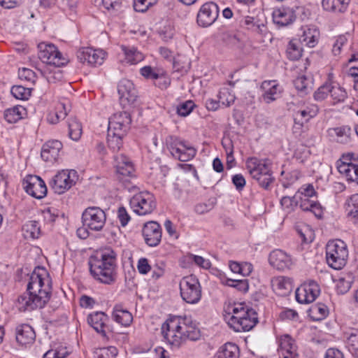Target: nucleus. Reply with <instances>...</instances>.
Returning <instances> with one entry per match:
<instances>
[{"label": "nucleus", "mask_w": 358, "mask_h": 358, "mask_svg": "<svg viewBox=\"0 0 358 358\" xmlns=\"http://www.w3.org/2000/svg\"><path fill=\"white\" fill-rule=\"evenodd\" d=\"M348 257V250L344 241L340 239L329 241L326 246V259L328 265L334 269L343 268Z\"/></svg>", "instance_id": "obj_6"}, {"label": "nucleus", "mask_w": 358, "mask_h": 358, "mask_svg": "<svg viewBox=\"0 0 358 358\" xmlns=\"http://www.w3.org/2000/svg\"><path fill=\"white\" fill-rule=\"evenodd\" d=\"M87 323L103 338H107L106 322L108 320V317L103 312H94L90 314L87 318Z\"/></svg>", "instance_id": "obj_20"}, {"label": "nucleus", "mask_w": 358, "mask_h": 358, "mask_svg": "<svg viewBox=\"0 0 358 358\" xmlns=\"http://www.w3.org/2000/svg\"><path fill=\"white\" fill-rule=\"evenodd\" d=\"M62 148V143L59 141H48L42 147L41 157L45 162H55L59 157Z\"/></svg>", "instance_id": "obj_21"}, {"label": "nucleus", "mask_w": 358, "mask_h": 358, "mask_svg": "<svg viewBox=\"0 0 358 358\" xmlns=\"http://www.w3.org/2000/svg\"><path fill=\"white\" fill-rule=\"evenodd\" d=\"M280 96V91H265L262 94L261 99L266 103L276 100Z\"/></svg>", "instance_id": "obj_57"}, {"label": "nucleus", "mask_w": 358, "mask_h": 358, "mask_svg": "<svg viewBox=\"0 0 358 358\" xmlns=\"http://www.w3.org/2000/svg\"><path fill=\"white\" fill-rule=\"evenodd\" d=\"M90 271L97 281L110 285L115 280V253L106 250L99 256L92 257L90 262Z\"/></svg>", "instance_id": "obj_4"}, {"label": "nucleus", "mask_w": 358, "mask_h": 358, "mask_svg": "<svg viewBox=\"0 0 358 358\" xmlns=\"http://www.w3.org/2000/svg\"><path fill=\"white\" fill-rule=\"evenodd\" d=\"M239 348L232 343H227L217 352L215 358H238Z\"/></svg>", "instance_id": "obj_35"}, {"label": "nucleus", "mask_w": 358, "mask_h": 358, "mask_svg": "<svg viewBox=\"0 0 358 358\" xmlns=\"http://www.w3.org/2000/svg\"><path fill=\"white\" fill-rule=\"evenodd\" d=\"M310 316L315 321L322 320L328 315L327 307L322 303L313 305L310 308Z\"/></svg>", "instance_id": "obj_44"}, {"label": "nucleus", "mask_w": 358, "mask_h": 358, "mask_svg": "<svg viewBox=\"0 0 358 358\" xmlns=\"http://www.w3.org/2000/svg\"><path fill=\"white\" fill-rule=\"evenodd\" d=\"M25 192L36 199H42L47 194V187L45 182L37 176H28L22 182Z\"/></svg>", "instance_id": "obj_13"}, {"label": "nucleus", "mask_w": 358, "mask_h": 358, "mask_svg": "<svg viewBox=\"0 0 358 358\" xmlns=\"http://www.w3.org/2000/svg\"><path fill=\"white\" fill-rule=\"evenodd\" d=\"M224 311L229 326L235 331H249L258 323L256 311L243 303L229 304Z\"/></svg>", "instance_id": "obj_3"}, {"label": "nucleus", "mask_w": 358, "mask_h": 358, "mask_svg": "<svg viewBox=\"0 0 358 358\" xmlns=\"http://www.w3.org/2000/svg\"><path fill=\"white\" fill-rule=\"evenodd\" d=\"M190 259L198 266L203 268H208L210 267V262L208 259H206L203 257L198 255H191Z\"/></svg>", "instance_id": "obj_60"}, {"label": "nucleus", "mask_w": 358, "mask_h": 358, "mask_svg": "<svg viewBox=\"0 0 358 358\" xmlns=\"http://www.w3.org/2000/svg\"><path fill=\"white\" fill-rule=\"evenodd\" d=\"M280 204L288 213L294 210V208L299 204V199L296 194L294 196H283L280 200Z\"/></svg>", "instance_id": "obj_49"}, {"label": "nucleus", "mask_w": 358, "mask_h": 358, "mask_svg": "<svg viewBox=\"0 0 358 358\" xmlns=\"http://www.w3.org/2000/svg\"><path fill=\"white\" fill-rule=\"evenodd\" d=\"M279 346L281 350H286L287 355L297 356V348L294 339L288 334L282 335L279 338Z\"/></svg>", "instance_id": "obj_37"}, {"label": "nucleus", "mask_w": 358, "mask_h": 358, "mask_svg": "<svg viewBox=\"0 0 358 358\" xmlns=\"http://www.w3.org/2000/svg\"><path fill=\"white\" fill-rule=\"evenodd\" d=\"M51 279L43 267H36L31 273L27 285V292L20 295L16 306L20 311L43 308L51 296Z\"/></svg>", "instance_id": "obj_1"}, {"label": "nucleus", "mask_w": 358, "mask_h": 358, "mask_svg": "<svg viewBox=\"0 0 358 358\" xmlns=\"http://www.w3.org/2000/svg\"><path fill=\"white\" fill-rule=\"evenodd\" d=\"M120 103L124 108L135 107L138 103V95L136 91H118Z\"/></svg>", "instance_id": "obj_33"}, {"label": "nucleus", "mask_w": 358, "mask_h": 358, "mask_svg": "<svg viewBox=\"0 0 358 358\" xmlns=\"http://www.w3.org/2000/svg\"><path fill=\"white\" fill-rule=\"evenodd\" d=\"M245 166L251 178L264 189H268L270 185L275 180L272 163L267 158L248 157L245 161Z\"/></svg>", "instance_id": "obj_5"}, {"label": "nucleus", "mask_w": 358, "mask_h": 358, "mask_svg": "<svg viewBox=\"0 0 358 358\" xmlns=\"http://www.w3.org/2000/svg\"><path fill=\"white\" fill-rule=\"evenodd\" d=\"M140 73L145 78L163 80L164 83V87H166L167 84L169 83L168 78L164 77L162 73L157 72L150 66H143L140 69Z\"/></svg>", "instance_id": "obj_42"}, {"label": "nucleus", "mask_w": 358, "mask_h": 358, "mask_svg": "<svg viewBox=\"0 0 358 358\" xmlns=\"http://www.w3.org/2000/svg\"><path fill=\"white\" fill-rule=\"evenodd\" d=\"M113 319L124 327H129L132 321L131 313L126 309H123L121 305L115 306L112 314Z\"/></svg>", "instance_id": "obj_29"}, {"label": "nucleus", "mask_w": 358, "mask_h": 358, "mask_svg": "<svg viewBox=\"0 0 358 358\" xmlns=\"http://www.w3.org/2000/svg\"><path fill=\"white\" fill-rule=\"evenodd\" d=\"M11 94L17 99L28 100L31 95V91H10Z\"/></svg>", "instance_id": "obj_64"}, {"label": "nucleus", "mask_w": 358, "mask_h": 358, "mask_svg": "<svg viewBox=\"0 0 358 358\" xmlns=\"http://www.w3.org/2000/svg\"><path fill=\"white\" fill-rule=\"evenodd\" d=\"M69 111V107L67 108L63 102H59L56 104L54 110L48 113L47 121L52 124H57L61 120H64L66 117Z\"/></svg>", "instance_id": "obj_28"}, {"label": "nucleus", "mask_w": 358, "mask_h": 358, "mask_svg": "<svg viewBox=\"0 0 358 358\" xmlns=\"http://www.w3.org/2000/svg\"><path fill=\"white\" fill-rule=\"evenodd\" d=\"M38 57L43 62L55 66L60 67L68 63V60L53 44L44 43L38 45Z\"/></svg>", "instance_id": "obj_12"}, {"label": "nucleus", "mask_w": 358, "mask_h": 358, "mask_svg": "<svg viewBox=\"0 0 358 358\" xmlns=\"http://www.w3.org/2000/svg\"><path fill=\"white\" fill-rule=\"evenodd\" d=\"M313 197H299L300 208L304 211H311L316 217H321L322 208L321 205L313 199Z\"/></svg>", "instance_id": "obj_31"}, {"label": "nucleus", "mask_w": 358, "mask_h": 358, "mask_svg": "<svg viewBox=\"0 0 358 358\" xmlns=\"http://www.w3.org/2000/svg\"><path fill=\"white\" fill-rule=\"evenodd\" d=\"M194 103L192 101H186L180 103L177 108V113L180 116H187L192 110Z\"/></svg>", "instance_id": "obj_54"}, {"label": "nucleus", "mask_w": 358, "mask_h": 358, "mask_svg": "<svg viewBox=\"0 0 358 358\" xmlns=\"http://www.w3.org/2000/svg\"><path fill=\"white\" fill-rule=\"evenodd\" d=\"M273 22L280 27H285L292 24L296 19L293 9L281 7L273 12Z\"/></svg>", "instance_id": "obj_22"}, {"label": "nucleus", "mask_w": 358, "mask_h": 358, "mask_svg": "<svg viewBox=\"0 0 358 358\" xmlns=\"http://www.w3.org/2000/svg\"><path fill=\"white\" fill-rule=\"evenodd\" d=\"M259 20H255L254 17L247 16L241 21V26L248 30L253 31Z\"/></svg>", "instance_id": "obj_62"}, {"label": "nucleus", "mask_w": 358, "mask_h": 358, "mask_svg": "<svg viewBox=\"0 0 358 358\" xmlns=\"http://www.w3.org/2000/svg\"><path fill=\"white\" fill-rule=\"evenodd\" d=\"M102 3L106 10L113 13H117L122 10V0H102Z\"/></svg>", "instance_id": "obj_48"}, {"label": "nucleus", "mask_w": 358, "mask_h": 358, "mask_svg": "<svg viewBox=\"0 0 358 358\" xmlns=\"http://www.w3.org/2000/svg\"><path fill=\"white\" fill-rule=\"evenodd\" d=\"M317 114V110H310L306 108L303 110H299L296 111L294 116V123L300 126H303L305 123H307L311 118L315 117Z\"/></svg>", "instance_id": "obj_38"}, {"label": "nucleus", "mask_w": 358, "mask_h": 358, "mask_svg": "<svg viewBox=\"0 0 358 358\" xmlns=\"http://www.w3.org/2000/svg\"><path fill=\"white\" fill-rule=\"evenodd\" d=\"M27 115V109L20 105L15 106L4 111L3 116L6 121L10 124L15 123Z\"/></svg>", "instance_id": "obj_30"}, {"label": "nucleus", "mask_w": 358, "mask_h": 358, "mask_svg": "<svg viewBox=\"0 0 358 358\" xmlns=\"http://www.w3.org/2000/svg\"><path fill=\"white\" fill-rule=\"evenodd\" d=\"M162 333L167 343L176 349L187 339L197 341L201 337L198 324L186 316L170 315L162 326Z\"/></svg>", "instance_id": "obj_2"}, {"label": "nucleus", "mask_w": 358, "mask_h": 358, "mask_svg": "<svg viewBox=\"0 0 358 358\" xmlns=\"http://www.w3.org/2000/svg\"><path fill=\"white\" fill-rule=\"evenodd\" d=\"M117 218L122 227H125L131 217L124 207H120L117 210Z\"/></svg>", "instance_id": "obj_58"}, {"label": "nucleus", "mask_w": 358, "mask_h": 358, "mask_svg": "<svg viewBox=\"0 0 358 358\" xmlns=\"http://www.w3.org/2000/svg\"><path fill=\"white\" fill-rule=\"evenodd\" d=\"M166 143L171 155L180 162H187L196 155V151L193 147L177 137L169 136Z\"/></svg>", "instance_id": "obj_9"}, {"label": "nucleus", "mask_w": 358, "mask_h": 358, "mask_svg": "<svg viewBox=\"0 0 358 358\" xmlns=\"http://www.w3.org/2000/svg\"><path fill=\"white\" fill-rule=\"evenodd\" d=\"M217 97L219 101L227 107L232 104L236 99V96L230 91H220Z\"/></svg>", "instance_id": "obj_51"}, {"label": "nucleus", "mask_w": 358, "mask_h": 358, "mask_svg": "<svg viewBox=\"0 0 358 358\" xmlns=\"http://www.w3.org/2000/svg\"><path fill=\"white\" fill-rule=\"evenodd\" d=\"M104 52L100 50H94L92 48H82L77 52V58L82 62H87L90 65H101L104 59Z\"/></svg>", "instance_id": "obj_18"}, {"label": "nucleus", "mask_w": 358, "mask_h": 358, "mask_svg": "<svg viewBox=\"0 0 358 358\" xmlns=\"http://www.w3.org/2000/svg\"><path fill=\"white\" fill-rule=\"evenodd\" d=\"M294 86L296 90H308L313 88V82L311 79L303 76L294 80Z\"/></svg>", "instance_id": "obj_52"}, {"label": "nucleus", "mask_w": 358, "mask_h": 358, "mask_svg": "<svg viewBox=\"0 0 358 358\" xmlns=\"http://www.w3.org/2000/svg\"><path fill=\"white\" fill-rule=\"evenodd\" d=\"M137 268L141 274H147L151 270L148 259L144 257L140 258L138 261Z\"/></svg>", "instance_id": "obj_59"}, {"label": "nucleus", "mask_w": 358, "mask_h": 358, "mask_svg": "<svg viewBox=\"0 0 358 358\" xmlns=\"http://www.w3.org/2000/svg\"><path fill=\"white\" fill-rule=\"evenodd\" d=\"M280 317L282 320H295L298 317V313L294 310L286 309L280 313Z\"/></svg>", "instance_id": "obj_63"}, {"label": "nucleus", "mask_w": 358, "mask_h": 358, "mask_svg": "<svg viewBox=\"0 0 358 358\" xmlns=\"http://www.w3.org/2000/svg\"><path fill=\"white\" fill-rule=\"evenodd\" d=\"M69 136L73 141H77L82 135V126L76 117L68 120Z\"/></svg>", "instance_id": "obj_39"}, {"label": "nucleus", "mask_w": 358, "mask_h": 358, "mask_svg": "<svg viewBox=\"0 0 358 358\" xmlns=\"http://www.w3.org/2000/svg\"><path fill=\"white\" fill-rule=\"evenodd\" d=\"M156 2L157 0H134V8L137 12L143 13Z\"/></svg>", "instance_id": "obj_53"}, {"label": "nucleus", "mask_w": 358, "mask_h": 358, "mask_svg": "<svg viewBox=\"0 0 358 358\" xmlns=\"http://www.w3.org/2000/svg\"><path fill=\"white\" fill-rule=\"evenodd\" d=\"M115 167L116 173L119 176L120 180H123L124 177L130 176L134 169L131 162L124 155H117L114 156Z\"/></svg>", "instance_id": "obj_24"}, {"label": "nucleus", "mask_w": 358, "mask_h": 358, "mask_svg": "<svg viewBox=\"0 0 358 358\" xmlns=\"http://www.w3.org/2000/svg\"><path fill=\"white\" fill-rule=\"evenodd\" d=\"M124 136V134L113 132L110 131V129H108L107 143L108 148L113 150V152L120 150L122 147V138Z\"/></svg>", "instance_id": "obj_36"}, {"label": "nucleus", "mask_w": 358, "mask_h": 358, "mask_svg": "<svg viewBox=\"0 0 358 358\" xmlns=\"http://www.w3.org/2000/svg\"><path fill=\"white\" fill-rule=\"evenodd\" d=\"M271 283L273 292L281 296H287L293 288L292 280L285 276L273 278Z\"/></svg>", "instance_id": "obj_25"}, {"label": "nucleus", "mask_w": 358, "mask_h": 358, "mask_svg": "<svg viewBox=\"0 0 358 358\" xmlns=\"http://www.w3.org/2000/svg\"><path fill=\"white\" fill-rule=\"evenodd\" d=\"M125 55L127 62L130 64H136L143 59V55L136 48H128L125 46L122 47Z\"/></svg>", "instance_id": "obj_43"}, {"label": "nucleus", "mask_w": 358, "mask_h": 358, "mask_svg": "<svg viewBox=\"0 0 358 358\" xmlns=\"http://www.w3.org/2000/svg\"><path fill=\"white\" fill-rule=\"evenodd\" d=\"M269 264L279 271L290 269L293 265V260L290 255L281 250L272 251L268 257Z\"/></svg>", "instance_id": "obj_19"}, {"label": "nucleus", "mask_w": 358, "mask_h": 358, "mask_svg": "<svg viewBox=\"0 0 358 358\" xmlns=\"http://www.w3.org/2000/svg\"><path fill=\"white\" fill-rule=\"evenodd\" d=\"M131 123V118L128 112H117L109 118L108 129L113 132H120L126 134Z\"/></svg>", "instance_id": "obj_16"}, {"label": "nucleus", "mask_w": 358, "mask_h": 358, "mask_svg": "<svg viewBox=\"0 0 358 358\" xmlns=\"http://www.w3.org/2000/svg\"><path fill=\"white\" fill-rule=\"evenodd\" d=\"M219 15V8L214 2H207L200 8L197 14L199 25L206 27L215 22Z\"/></svg>", "instance_id": "obj_15"}, {"label": "nucleus", "mask_w": 358, "mask_h": 358, "mask_svg": "<svg viewBox=\"0 0 358 358\" xmlns=\"http://www.w3.org/2000/svg\"><path fill=\"white\" fill-rule=\"evenodd\" d=\"M106 220L105 212L99 207H88L82 215L83 227L94 231H101L105 225Z\"/></svg>", "instance_id": "obj_11"}, {"label": "nucleus", "mask_w": 358, "mask_h": 358, "mask_svg": "<svg viewBox=\"0 0 358 358\" xmlns=\"http://www.w3.org/2000/svg\"><path fill=\"white\" fill-rule=\"evenodd\" d=\"M351 287V282L344 278H340L336 283V291L338 294H344L349 291Z\"/></svg>", "instance_id": "obj_56"}, {"label": "nucleus", "mask_w": 358, "mask_h": 358, "mask_svg": "<svg viewBox=\"0 0 358 358\" xmlns=\"http://www.w3.org/2000/svg\"><path fill=\"white\" fill-rule=\"evenodd\" d=\"M320 293L319 285L315 281L304 283L296 290V299L300 303L313 302Z\"/></svg>", "instance_id": "obj_14"}, {"label": "nucleus", "mask_w": 358, "mask_h": 358, "mask_svg": "<svg viewBox=\"0 0 358 358\" xmlns=\"http://www.w3.org/2000/svg\"><path fill=\"white\" fill-rule=\"evenodd\" d=\"M142 234L148 245L155 247L159 244L162 239V229L157 222L150 221L145 223Z\"/></svg>", "instance_id": "obj_17"}, {"label": "nucleus", "mask_w": 358, "mask_h": 358, "mask_svg": "<svg viewBox=\"0 0 358 358\" xmlns=\"http://www.w3.org/2000/svg\"><path fill=\"white\" fill-rule=\"evenodd\" d=\"M348 156L343 157L345 161L341 160L337 163V169L338 172L343 175L348 180L355 182L358 184V165H356L352 162H347L346 159Z\"/></svg>", "instance_id": "obj_23"}, {"label": "nucleus", "mask_w": 358, "mask_h": 358, "mask_svg": "<svg viewBox=\"0 0 358 358\" xmlns=\"http://www.w3.org/2000/svg\"><path fill=\"white\" fill-rule=\"evenodd\" d=\"M180 296L187 303L194 304L201 297V288L198 279L193 275L186 276L180 282Z\"/></svg>", "instance_id": "obj_7"}, {"label": "nucleus", "mask_w": 358, "mask_h": 358, "mask_svg": "<svg viewBox=\"0 0 358 358\" xmlns=\"http://www.w3.org/2000/svg\"><path fill=\"white\" fill-rule=\"evenodd\" d=\"M296 196L299 197H315V191L312 185H307L302 186L296 193Z\"/></svg>", "instance_id": "obj_55"}, {"label": "nucleus", "mask_w": 358, "mask_h": 358, "mask_svg": "<svg viewBox=\"0 0 358 358\" xmlns=\"http://www.w3.org/2000/svg\"><path fill=\"white\" fill-rule=\"evenodd\" d=\"M35 338V331L30 325L23 324L16 327V340L22 345L33 343Z\"/></svg>", "instance_id": "obj_26"}, {"label": "nucleus", "mask_w": 358, "mask_h": 358, "mask_svg": "<svg viewBox=\"0 0 358 358\" xmlns=\"http://www.w3.org/2000/svg\"><path fill=\"white\" fill-rule=\"evenodd\" d=\"M78 180V175L76 171L62 170L51 179L49 185L55 193L61 194L73 187Z\"/></svg>", "instance_id": "obj_8"}, {"label": "nucleus", "mask_w": 358, "mask_h": 358, "mask_svg": "<svg viewBox=\"0 0 358 358\" xmlns=\"http://www.w3.org/2000/svg\"><path fill=\"white\" fill-rule=\"evenodd\" d=\"M350 0H322V7L325 10L335 13H344L349 5Z\"/></svg>", "instance_id": "obj_32"}, {"label": "nucleus", "mask_w": 358, "mask_h": 358, "mask_svg": "<svg viewBox=\"0 0 358 358\" xmlns=\"http://www.w3.org/2000/svg\"><path fill=\"white\" fill-rule=\"evenodd\" d=\"M117 349L114 346L98 348L94 351L96 358H115L117 355Z\"/></svg>", "instance_id": "obj_45"}, {"label": "nucleus", "mask_w": 358, "mask_h": 358, "mask_svg": "<svg viewBox=\"0 0 358 358\" xmlns=\"http://www.w3.org/2000/svg\"><path fill=\"white\" fill-rule=\"evenodd\" d=\"M328 134L331 137L335 138L338 143L347 144L351 140L352 130L348 126H342L329 129Z\"/></svg>", "instance_id": "obj_27"}, {"label": "nucleus", "mask_w": 358, "mask_h": 358, "mask_svg": "<svg viewBox=\"0 0 358 358\" xmlns=\"http://www.w3.org/2000/svg\"><path fill=\"white\" fill-rule=\"evenodd\" d=\"M319 32L315 29H307L304 30L300 37V41L304 43L309 48H313L317 43Z\"/></svg>", "instance_id": "obj_40"}, {"label": "nucleus", "mask_w": 358, "mask_h": 358, "mask_svg": "<svg viewBox=\"0 0 358 358\" xmlns=\"http://www.w3.org/2000/svg\"><path fill=\"white\" fill-rule=\"evenodd\" d=\"M129 205L138 215L150 214L156 208L155 197L148 192H141L134 195L130 199Z\"/></svg>", "instance_id": "obj_10"}, {"label": "nucleus", "mask_w": 358, "mask_h": 358, "mask_svg": "<svg viewBox=\"0 0 358 358\" xmlns=\"http://www.w3.org/2000/svg\"><path fill=\"white\" fill-rule=\"evenodd\" d=\"M348 215L355 220H358V194L352 195L348 201Z\"/></svg>", "instance_id": "obj_46"}, {"label": "nucleus", "mask_w": 358, "mask_h": 358, "mask_svg": "<svg viewBox=\"0 0 358 358\" xmlns=\"http://www.w3.org/2000/svg\"><path fill=\"white\" fill-rule=\"evenodd\" d=\"M232 182L237 190H242L245 186L246 182L243 176L241 173L236 174L232 177Z\"/></svg>", "instance_id": "obj_61"}, {"label": "nucleus", "mask_w": 358, "mask_h": 358, "mask_svg": "<svg viewBox=\"0 0 358 358\" xmlns=\"http://www.w3.org/2000/svg\"><path fill=\"white\" fill-rule=\"evenodd\" d=\"M24 230L29 234L30 237L38 238L41 234L40 226L36 221H29L24 226Z\"/></svg>", "instance_id": "obj_50"}, {"label": "nucleus", "mask_w": 358, "mask_h": 358, "mask_svg": "<svg viewBox=\"0 0 358 358\" xmlns=\"http://www.w3.org/2000/svg\"><path fill=\"white\" fill-rule=\"evenodd\" d=\"M226 285L244 293L247 292L249 289L248 280L247 279L233 280L228 278L226 280Z\"/></svg>", "instance_id": "obj_47"}, {"label": "nucleus", "mask_w": 358, "mask_h": 358, "mask_svg": "<svg viewBox=\"0 0 358 358\" xmlns=\"http://www.w3.org/2000/svg\"><path fill=\"white\" fill-rule=\"evenodd\" d=\"M345 345L349 352L358 357V329H351L344 334Z\"/></svg>", "instance_id": "obj_34"}, {"label": "nucleus", "mask_w": 358, "mask_h": 358, "mask_svg": "<svg viewBox=\"0 0 358 358\" xmlns=\"http://www.w3.org/2000/svg\"><path fill=\"white\" fill-rule=\"evenodd\" d=\"M286 53L290 60H298L302 56V48L300 45V43L296 40L290 41L287 45Z\"/></svg>", "instance_id": "obj_41"}]
</instances>
